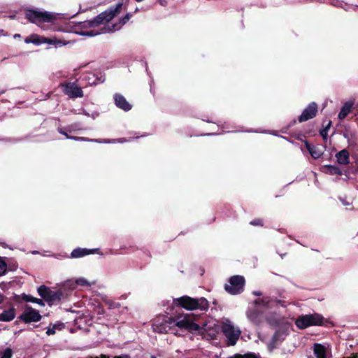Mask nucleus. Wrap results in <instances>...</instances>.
<instances>
[{
	"instance_id": "obj_1",
	"label": "nucleus",
	"mask_w": 358,
	"mask_h": 358,
	"mask_svg": "<svg viewBox=\"0 0 358 358\" xmlns=\"http://www.w3.org/2000/svg\"><path fill=\"white\" fill-rule=\"evenodd\" d=\"M153 329L156 332L180 336L185 331H197L199 327L193 322L189 315H181L176 317L164 318L162 322L158 320L153 324Z\"/></svg>"
},
{
	"instance_id": "obj_2",
	"label": "nucleus",
	"mask_w": 358,
	"mask_h": 358,
	"mask_svg": "<svg viewBox=\"0 0 358 358\" xmlns=\"http://www.w3.org/2000/svg\"><path fill=\"white\" fill-rule=\"evenodd\" d=\"M123 3H118L115 6H112L108 10L102 12L92 20L83 22V27L95 28L101 24L108 22L123 10Z\"/></svg>"
},
{
	"instance_id": "obj_3",
	"label": "nucleus",
	"mask_w": 358,
	"mask_h": 358,
	"mask_svg": "<svg viewBox=\"0 0 358 358\" xmlns=\"http://www.w3.org/2000/svg\"><path fill=\"white\" fill-rule=\"evenodd\" d=\"M173 302L176 306H180L187 310H206L208 308V301L206 299L201 297L194 299L188 296H182L173 299Z\"/></svg>"
},
{
	"instance_id": "obj_4",
	"label": "nucleus",
	"mask_w": 358,
	"mask_h": 358,
	"mask_svg": "<svg viewBox=\"0 0 358 358\" xmlns=\"http://www.w3.org/2000/svg\"><path fill=\"white\" fill-rule=\"evenodd\" d=\"M25 16L30 22L36 24L44 30L46 29V27L42 26V23L53 22L56 20L55 14L38 10H28L26 11Z\"/></svg>"
},
{
	"instance_id": "obj_5",
	"label": "nucleus",
	"mask_w": 358,
	"mask_h": 358,
	"mask_svg": "<svg viewBox=\"0 0 358 358\" xmlns=\"http://www.w3.org/2000/svg\"><path fill=\"white\" fill-rule=\"evenodd\" d=\"M131 17V15L130 13H127L117 23L113 24H104V26L99 30L92 29L88 31L83 32L81 34L87 36H94L100 34L114 32L115 31L120 30L121 27L130 20Z\"/></svg>"
},
{
	"instance_id": "obj_6",
	"label": "nucleus",
	"mask_w": 358,
	"mask_h": 358,
	"mask_svg": "<svg viewBox=\"0 0 358 358\" xmlns=\"http://www.w3.org/2000/svg\"><path fill=\"white\" fill-rule=\"evenodd\" d=\"M222 331L227 338L228 345H234L238 340L241 333L239 328L235 327L234 324L228 320L223 322L222 324Z\"/></svg>"
},
{
	"instance_id": "obj_7",
	"label": "nucleus",
	"mask_w": 358,
	"mask_h": 358,
	"mask_svg": "<svg viewBox=\"0 0 358 358\" xmlns=\"http://www.w3.org/2000/svg\"><path fill=\"white\" fill-rule=\"evenodd\" d=\"M324 321L322 315L318 313L304 315L299 317L295 324L299 329H306L310 326L322 325Z\"/></svg>"
},
{
	"instance_id": "obj_8",
	"label": "nucleus",
	"mask_w": 358,
	"mask_h": 358,
	"mask_svg": "<svg viewBox=\"0 0 358 358\" xmlns=\"http://www.w3.org/2000/svg\"><path fill=\"white\" fill-rule=\"evenodd\" d=\"M245 279L241 275H234L229 280L228 284L225 285V290L233 295L238 294L243 291Z\"/></svg>"
},
{
	"instance_id": "obj_9",
	"label": "nucleus",
	"mask_w": 358,
	"mask_h": 358,
	"mask_svg": "<svg viewBox=\"0 0 358 358\" xmlns=\"http://www.w3.org/2000/svg\"><path fill=\"white\" fill-rule=\"evenodd\" d=\"M104 80L105 78L101 74L99 76L90 72L83 73L80 78V85L83 87L102 83Z\"/></svg>"
},
{
	"instance_id": "obj_10",
	"label": "nucleus",
	"mask_w": 358,
	"mask_h": 358,
	"mask_svg": "<svg viewBox=\"0 0 358 358\" xmlns=\"http://www.w3.org/2000/svg\"><path fill=\"white\" fill-rule=\"evenodd\" d=\"M38 292L43 299L51 303L60 300L62 295L60 292L52 291L45 285L40 286Z\"/></svg>"
},
{
	"instance_id": "obj_11",
	"label": "nucleus",
	"mask_w": 358,
	"mask_h": 358,
	"mask_svg": "<svg viewBox=\"0 0 358 358\" xmlns=\"http://www.w3.org/2000/svg\"><path fill=\"white\" fill-rule=\"evenodd\" d=\"M64 92L71 98L83 97V92L76 82L62 85Z\"/></svg>"
},
{
	"instance_id": "obj_12",
	"label": "nucleus",
	"mask_w": 358,
	"mask_h": 358,
	"mask_svg": "<svg viewBox=\"0 0 358 358\" xmlns=\"http://www.w3.org/2000/svg\"><path fill=\"white\" fill-rule=\"evenodd\" d=\"M246 316L252 324H259L263 319V310L253 303L248 308Z\"/></svg>"
},
{
	"instance_id": "obj_13",
	"label": "nucleus",
	"mask_w": 358,
	"mask_h": 358,
	"mask_svg": "<svg viewBox=\"0 0 358 358\" xmlns=\"http://www.w3.org/2000/svg\"><path fill=\"white\" fill-rule=\"evenodd\" d=\"M26 323L38 322L41 319L39 312L31 307L27 306L19 317Z\"/></svg>"
},
{
	"instance_id": "obj_14",
	"label": "nucleus",
	"mask_w": 358,
	"mask_h": 358,
	"mask_svg": "<svg viewBox=\"0 0 358 358\" xmlns=\"http://www.w3.org/2000/svg\"><path fill=\"white\" fill-rule=\"evenodd\" d=\"M317 112V105L315 102H311L302 112L299 117L300 122H306L316 116Z\"/></svg>"
},
{
	"instance_id": "obj_15",
	"label": "nucleus",
	"mask_w": 358,
	"mask_h": 358,
	"mask_svg": "<svg viewBox=\"0 0 358 358\" xmlns=\"http://www.w3.org/2000/svg\"><path fill=\"white\" fill-rule=\"evenodd\" d=\"M99 253V249H87L77 248L74 249L71 253V258H80L90 254Z\"/></svg>"
},
{
	"instance_id": "obj_16",
	"label": "nucleus",
	"mask_w": 358,
	"mask_h": 358,
	"mask_svg": "<svg viewBox=\"0 0 358 358\" xmlns=\"http://www.w3.org/2000/svg\"><path fill=\"white\" fill-rule=\"evenodd\" d=\"M114 101L116 106L124 111H129L131 109V105L120 94H114Z\"/></svg>"
},
{
	"instance_id": "obj_17",
	"label": "nucleus",
	"mask_w": 358,
	"mask_h": 358,
	"mask_svg": "<svg viewBox=\"0 0 358 358\" xmlns=\"http://www.w3.org/2000/svg\"><path fill=\"white\" fill-rule=\"evenodd\" d=\"M314 353L317 358H327L328 350L324 345L316 343L314 345Z\"/></svg>"
},
{
	"instance_id": "obj_18",
	"label": "nucleus",
	"mask_w": 358,
	"mask_h": 358,
	"mask_svg": "<svg viewBox=\"0 0 358 358\" xmlns=\"http://www.w3.org/2000/svg\"><path fill=\"white\" fill-rule=\"evenodd\" d=\"M354 106L353 101H348L344 103L340 113H338V118L340 120H343L346 117V116L351 112V110Z\"/></svg>"
},
{
	"instance_id": "obj_19",
	"label": "nucleus",
	"mask_w": 358,
	"mask_h": 358,
	"mask_svg": "<svg viewBox=\"0 0 358 358\" xmlns=\"http://www.w3.org/2000/svg\"><path fill=\"white\" fill-rule=\"evenodd\" d=\"M337 162L341 164H348L349 163V152L344 149L336 155Z\"/></svg>"
},
{
	"instance_id": "obj_20",
	"label": "nucleus",
	"mask_w": 358,
	"mask_h": 358,
	"mask_svg": "<svg viewBox=\"0 0 358 358\" xmlns=\"http://www.w3.org/2000/svg\"><path fill=\"white\" fill-rule=\"evenodd\" d=\"M271 301V300L268 296H263L255 300L253 304L262 310V308H269Z\"/></svg>"
},
{
	"instance_id": "obj_21",
	"label": "nucleus",
	"mask_w": 358,
	"mask_h": 358,
	"mask_svg": "<svg viewBox=\"0 0 358 358\" xmlns=\"http://www.w3.org/2000/svg\"><path fill=\"white\" fill-rule=\"evenodd\" d=\"M15 317V309L11 308L4 310L0 314V321L9 322L13 320Z\"/></svg>"
},
{
	"instance_id": "obj_22",
	"label": "nucleus",
	"mask_w": 358,
	"mask_h": 358,
	"mask_svg": "<svg viewBox=\"0 0 358 358\" xmlns=\"http://www.w3.org/2000/svg\"><path fill=\"white\" fill-rule=\"evenodd\" d=\"M306 148L309 151L310 155L314 159H319L322 156V152L319 148H317L315 145H311L307 143H306Z\"/></svg>"
},
{
	"instance_id": "obj_23",
	"label": "nucleus",
	"mask_w": 358,
	"mask_h": 358,
	"mask_svg": "<svg viewBox=\"0 0 358 358\" xmlns=\"http://www.w3.org/2000/svg\"><path fill=\"white\" fill-rule=\"evenodd\" d=\"M43 43H47L49 45H55V47H62L66 44L60 39L56 38H48L43 36Z\"/></svg>"
},
{
	"instance_id": "obj_24",
	"label": "nucleus",
	"mask_w": 358,
	"mask_h": 358,
	"mask_svg": "<svg viewBox=\"0 0 358 358\" xmlns=\"http://www.w3.org/2000/svg\"><path fill=\"white\" fill-rule=\"evenodd\" d=\"M43 36L36 35V34H32L30 36L25 38L24 42L26 43H34L36 45H41L43 44Z\"/></svg>"
},
{
	"instance_id": "obj_25",
	"label": "nucleus",
	"mask_w": 358,
	"mask_h": 358,
	"mask_svg": "<svg viewBox=\"0 0 358 358\" xmlns=\"http://www.w3.org/2000/svg\"><path fill=\"white\" fill-rule=\"evenodd\" d=\"M64 327V325L63 323L59 322L57 324H54L52 325H50L47 331L46 334L48 336L53 335L56 333L57 330H62Z\"/></svg>"
},
{
	"instance_id": "obj_26",
	"label": "nucleus",
	"mask_w": 358,
	"mask_h": 358,
	"mask_svg": "<svg viewBox=\"0 0 358 358\" xmlns=\"http://www.w3.org/2000/svg\"><path fill=\"white\" fill-rule=\"evenodd\" d=\"M259 355L254 352H248L244 355L236 354L229 358H259Z\"/></svg>"
},
{
	"instance_id": "obj_27",
	"label": "nucleus",
	"mask_w": 358,
	"mask_h": 358,
	"mask_svg": "<svg viewBox=\"0 0 358 358\" xmlns=\"http://www.w3.org/2000/svg\"><path fill=\"white\" fill-rule=\"evenodd\" d=\"M325 168L327 169V172L331 174H336V175H341L342 171L341 170L335 166L328 165L326 166Z\"/></svg>"
},
{
	"instance_id": "obj_28",
	"label": "nucleus",
	"mask_w": 358,
	"mask_h": 358,
	"mask_svg": "<svg viewBox=\"0 0 358 358\" xmlns=\"http://www.w3.org/2000/svg\"><path fill=\"white\" fill-rule=\"evenodd\" d=\"M13 356V351L10 348H7L0 352V358H11Z\"/></svg>"
},
{
	"instance_id": "obj_29",
	"label": "nucleus",
	"mask_w": 358,
	"mask_h": 358,
	"mask_svg": "<svg viewBox=\"0 0 358 358\" xmlns=\"http://www.w3.org/2000/svg\"><path fill=\"white\" fill-rule=\"evenodd\" d=\"M76 284L80 286L90 287L92 284L85 278H79L76 280Z\"/></svg>"
},
{
	"instance_id": "obj_30",
	"label": "nucleus",
	"mask_w": 358,
	"mask_h": 358,
	"mask_svg": "<svg viewBox=\"0 0 358 358\" xmlns=\"http://www.w3.org/2000/svg\"><path fill=\"white\" fill-rule=\"evenodd\" d=\"M59 132L63 135H64L66 136V138H69V139H74V140H76V141H87L86 138H84V137H73V136H70L68 135V134L63 129H58Z\"/></svg>"
},
{
	"instance_id": "obj_31",
	"label": "nucleus",
	"mask_w": 358,
	"mask_h": 358,
	"mask_svg": "<svg viewBox=\"0 0 358 358\" xmlns=\"http://www.w3.org/2000/svg\"><path fill=\"white\" fill-rule=\"evenodd\" d=\"M250 224L253 226H262L263 222L261 219H255L250 222Z\"/></svg>"
},
{
	"instance_id": "obj_32",
	"label": "nucleus",
	"mask_w": 358,
	"mask_h": 358,
	"mask_svg": "<svg viewBox=\"0 0 358 358\" xmlns=\"http://www.w3.org/2000/svg\"><path fill=\"white\" fill-rule=\"evenodd\" d=\"M90 358H109V357H107L106 355H101V357H90ZM113 358H131L129 355H123L120 356H115Z\"/></svg>"
},
{
	"instance_id": "obj_33",
	"label": "nucleus",
	"mask_w": 358,
	"mask_h": 358,
	"mask_svg": "<svg viewBox=\"0 0 358 358\" xmlns=\"http://www.w3.org/2000/svg\"><path fill=\"white\" fill-rule=\"evenodd\" d=\"M0 268H2V271H1L2 272L1 273V275H3V274H4V273H5V272H6V264H5L3 261H1V260H0Z\"/></svg>"
},
{
	"instance_id": "obj_34",
	"label": "nucleus",
	"mask_w": 358,
	"mask_h": 358,
	"mask_svg": "<svg viewBox=\"0 0 358 358\" xmlns=\"http://www.w3.org/2000/svg\"><path fill=\"white\" fill-rule=\"evenodd\" d=\"M116 141L119 142V143H123V142H125L126 140L125 138H120V139H118V140H106L104 141L103 142L104 143H115Z\"/></svg>"
},
{
	"instance_id": "obj_35",
	"label": "nucleus",
	"mask_w": 358,
	"mask_h": 358,
	"mask_svg": "<svg viewBox=\"0 0 358 358\" xmlns=\"http://www.w3.org/2000/svg\"><path fill=\"white\" fill-rule=\"evenodd\" d=\"M24 299L27 301H30V302H35V298L31 296H29V295H26L24 297Z\"/></svg>"
},
{
	"instance_id": "obj_36",
	"label": "nucleus",
	"mask_w": 358,
	"mask_h": 358,
	"mask_svg": "<svg viewBox=\"0 0 358 358\" xmlns=\"http://www.w3.org/2000/svg\"><path fill=\"white\" fill-rule=\"evenodd\" d=\"M278 303L282 307H287V303L285 301L278 300Z\"/></svg>"
},
{
	"instance_id": "obj_37",
	"label": "nucleus",
	"mask_w": 358,
	"mask_h": 358,
	"mask_svg": "<svg viewBox=\"0 0 358 358\" xmlns=\"http://www.w3.org/2000/svg\"><path fill=\"white\" fill-rule=\"evenodd\" d=\"M330 125H331V122H329V124H328V125L327 126L326 129H324L321 132V134H322L323 136H325L327 129L330 127Z\"/></svg>"
},
{
	"instance_id": "obj_38",
	"label": "nucleus",
	"mask_w": 358,
	"mask_h": 358,
	"mask_svg": "<svg viewBox=\"0 0 358 358\" xmlns=\"http://www.w3.org/2000/svg\"><path fill=\"white\" fill-rule=\"evenodd\" d=\"M36 303H38L41 306H44V303L43 302V301L41 299H36L35 298V302Z\"/></svg>"
},
{
	"instance_id": "obj_39",
	"label": "nucleus",
	"mask_w": 358,
	"mask_h": 358,
	"mask_svg": "<svg viewBox=\"0 0 358 358\" xmlns=\"http://www.w3.org/2000/svg\"><path fill=\"white\" fill-rule=\"evenodd\" d=\"M159 2L160 3V5L163 6H165L166 5V0H159Z\"/></svg>"
},
{
	"instance_id": "obj_40",
	"label": "nucleus",
	"mask_w": 358,
	"mask_h": 358,
	"mask_svg": "<svg viewBox=\"0 0 358 358\" xmlns=\"http://www.w3.org/2000/svg\"><path fill=\"white\" fill-rule=\"evenodd\" d=\"M252 294H253L254 295H255V296H261V295H262V292H259V291H254V292H252Z\"/></svg>"
},
{
	"instance_id": "obj_41",
	"label": "nucleus",
	"mask_w": 358,
	"mask_h": 358,
	"mask_svg": "<svg viewBox=\"0 0 358 358\" xmlns=\"http://www.w3.org/2000/svg\"><path fill=\"white\" fill-rule=\"evenodd\" d=\"M3 297L0 294V303L3 301Z\"/></svg>"
},
{
	"instance_id": "obj_42",
	"label": "nucleus",
	"mask_w": 358,
	"mask_h": 358,
	"mask_svg": "<svg viewBox=\"0 0 358 358\" xmlns=\"http://www.w3.org/2000/svg\"><path fill=\"white\" fill-rule=\"evenodd\" d=\"M20 34H15L14 35V38H20Z\"/></svg>"
},
{
	"instance_id": "obj_43",
	"label": "nucleus",
	"mask_w": 358,
	"mask_h": 358,
	"mask_svg": "<svg viewBox=\"0 0 358 358\" xmlns=\"http://www.w3.org/2000/svg\"><path fill=\"white\" fill-rule=\"evenodd\" d=\"M91 141H92L93 140H91ZM94 141L95 142H100V141H98V140H94Z\"/></svg>"
},
{
	"instance_id": "obj_44",
	"label": "nucleus",
	"mask_w": 358,
	"mask_h": 358,
	"mask_svg": "<svg viewBox=\"0 0 358 358\" xmlns=\"http://www.w3.org/2000/svg\"><path fill=\"white\" fill-rule=\"evenodd\" d=\"M259 358H261V357H259Z\"/></svg>"
}]
</instances>
